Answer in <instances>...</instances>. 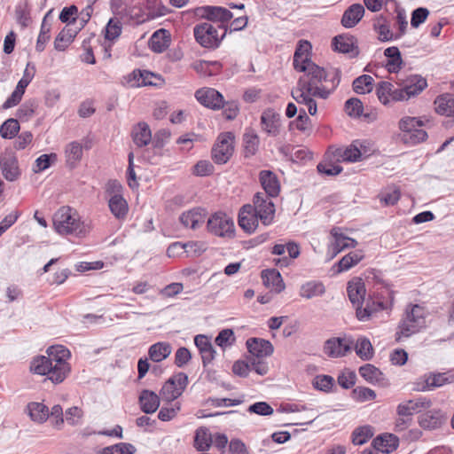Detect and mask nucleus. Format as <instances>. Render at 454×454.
I'll list each match as a JSON object with an SVG mask.
<instances>
[{
	"instance_id": "1",
	"label": "nucleus",
	"mask_w": 454,
	"mask_h": 454,
	"mask_svg": "<svg viewBox=\"0 0 454 454\" xmlns=\"http://www.w3.org/2000/svg\"><path fill=\"white\" fill-rule=\"evenodd\" d=\"M300 72L304 74L299 78L296 87L293 89L292 97L298 104L307 106L310 115H315L317 112L315 98L326 99L330 97L340 83V72H327L315 63H310L305 70Z\"/></svg>"
},
{
	"instance_id": "2",
	"label": "nucleus",
	"mask_w": 454,
	"mask_h": 454,
	"mask_svg": "<svg viewBox=\"0 0 454 454\" xmlns=\"http://www.w3.org/2000/svg\"><path fill=\"white\" fill-rule=\"evenodd\" d=\"M53 226L60 235H74L79 238L85 237L90 231V227L69 207H62L54 214Z\"/></svg>"
},
{
	"instance_id": "3",
	"label": "nucleus",
	"mask_w": 454,
	"mask_h": 454,
	"mask_svg": "<svg viewBox=\"0 0 454 454\" xmlns=\"http://www.w3.org/2000/svg\"><path fill=\"white\" fill-rule=\"evenodd\" d=\"M347 292L351 303L356 308V317L360 321H367L373 312L383 309L381 302L372 301L370 303V301H367L365 307H362L366 291L364 283L361 279L349 281Z\"/></svg>"
},
{
	"instance_id": "4",
	"label": "nucleus",
	"mask_w": 454,
	"mask_h": 454,
	"mask_svg": "<svg viewBox=\"0 0 454 454\" xmlns=\"http://www.w3.org/2000/svg\"><path fill=\"white\" fill-rule=\"evenodd\" d=\"M427 310L419 304H410L405 309L403 317L399 323L396 332V340H401L403 337L408 338L418 333L426 325Z\"/></svg>"
},
{
	"instance_id": "5",
	"label": "nucleus",
	"mask_w": 454,
	"mask_h": 454,
	"mask_svg": "<svg viewBox=\"0 0 454 454\" xmlns=\"http://www.w3.org/2000/svg\"><path fill=\"white\" fill-rule=\"evenodd\" d=\"M193 35L196 42L202 47L215 48L227 35V26L203 22L194 27Z\"/></svg>"
},
{
	"instance_id": "6",
	"label": "nucleus",
	"mask_w": 454,
	"mask_h": 454,
	"mask_svg": "<svg viewBox=\"0 0 454 454\" xmlns=\"http://www.w3.org/2000/svg\"><path fill=\"white\" fill-rule=\"evenodd\" d=\"M424 121L420 118L405 116L399 121V129L403 132V141L407 144L417 145L427 137V133L422 129Z\"/></svg>"
},
{
	"instance_id": "7",
	"label": "nucleus",
	"mask_w": 454,
	"mask_h": 454,
	"mask_svg": "<svg viewBox=\"0 0 454 454\" xmlns=\"http://www.w3.org/2000/svg\"><path fill=\"white\" fill-rule=\"evenodd\" d=\"M47 355L57 366V374H53V379L57 382H62L70 372V366L67 362L70 356V351L64 346L56 345L47 349Z\"/></svg>"
},
{
	"instance_id": "8",
	"label": "nucleus",
	"mask_w": 454,
	"mask_h": 454,
	"mask_svg": "<svg viewBox=\"0 0 454 454\" xmlns=\"http://www.w3.org/2000/svg\"><path fill=\"white\" fill-rule=\"evenodd\" d=\"M187 385V374L180 372L171 376L164 383L160 394L164 400L171 402L182 395Z\"/></svg>"
},
{
	"instance_id": "9",
	"label": "nucleus",
	"mask_w": 454,
	"mask_h": 454,
	"mask_svg": "<svg viewBox=\"0 0 454 454\" xmlns=\"http://www.w3.org/2000/svg\"><path fill=\"white\" fill-rule=\"evenodd\" d=\"M253 202L254 212L262 224L268 226L272 223L276 209L271 199L262 192H257Z\"/></svg>"
},
{
	"instance_id": "10",
	"label": "nucleus",
	"mask_w": 454,
	"mask_h": 454,
	"mask_svg": "<svg viewBox=\"0 0 454 454\" xmlns=\"http://www.w3.org/2000/svg\"><path fill=\"white\" fill-rule=\"evenodd\" d=\"M195 98L205 107L218 110L223 107V96L213 88H201L195 91Z\"/></svg>"
},
{
	"instance_id": "11",
	"label": "nucleus",
	"mask_w": 454,
	"mask_h": 454,
	"mask_svg": "<svg viewBox=\"0 0 454 454\" xmlns=\"http://www.w3.org/2000/svg\"><path fill=\"white\" fill-rule=\"evenodd\" d=\"M376 93L380 103L388 106L392 102L405 101L401 86L395 88L389 82H380L376 88Z\"/></svg>"
},
{
	"instance_id": "12",
	"label": "nucleus",
	"mask_w": 454,
	"mask_h": 454,
	"mask_svg": "<svg viewBox=\"0 0 454 454\" xmlns=\"http://www.w3.org/2000/svg\"><path fill=\"white\" fill-rule=\"evenodd\" d=\"M397 84L402 88L405 101L421 93L427 86V80L420 75H411Z\"/></svg>"
},
{
	"instance_id": "13",
	"label": "nucleus",
	"mask_w": 454,
	"mask_h": 454,
	"mask_svg": "<svg viewBox=\"0 0 454 454\" xmlns=\"http://www.w3.org/2000/svg\"><path fill=\"white\" fill-rule=\"evenodd\" d=\"M0 168L7 181H16L20 176L18 160L12 153H5L0 155Z\"/></svg>"
},
{
	"instance_id": "14",
	"label": "nucleus",
	"mask_w": 454,
	"mask_h": 454,
	"mask_svg": "<svg viewBox=\"0 0 454 454\" xmlns=\"http://www.w3.org/2000/svg\"><path fill=\"white\" fill-rule=\"evenodd\" d=\"M280 114L273 108L265 109L261 115V128L269 136L277 137L280 132Z\"/></svg>"
},
{
	"instance_id": "15",
	"label": "nucleus",
	"mask_w": 454,
	"mask_h": 454,
	"mask_svg": "<svg viewBox=\"0 0 454 454\" xmlns=\"http://www.w3.org/2000/svg\"><path fill=\"white\" fill-rule=\"evenodd\" d=\"M364 146L359 141L353 142L349 146L345 148H338L334 152V158L337 160L355 162L362 159L366 153Z\"/></svg>"
},
{
	"instance_id": "16",
	"label": "nucleus",
	"mask_w": 454,
	"mask_h": 454,
	"mask_svg": "<svg viewBox=\"0 0 454 454\" xmlns=\"http://www.w3.org/2000/svg\"><path fill=\"white\" fill-rule=\"evenodd\" d=\"M57 366L53 364L50 357L41 356L35 357L30 364V370L39 375H48V379L55 384H59L53 379V374H57Z\"/></svg>"
},
{
	"instance_id": "17",
	"label": "nucleus",
	"mask_w": 454,
	"mask_h": 454,
	"mask_svg": "<svg viewBox=\"0 0 454 454\" xmlns=\"http://www.w3.org/2000/svg\"><path fill=\"white\" fill-rule=\"evenodd\" d=\"M431 406V401L426 397L408 400L398 404L396 411L400 417H409Z\"/></svg>"
},
{
	"instance_id": "18",
	"label": "nucleus",
	"mask_w": 454,
	"mask_h": 454,
	"mask_svg": "<svg viewBox=\"0 0 454 454\" xmlns=\"http://www.w3.org/2000/svg\"><path fill=\"white\" fill-rule=\"evenodd\" d=\"M351 344V341L344 338H332L325 342L324 352L330 357H340L350 350Z\"/></svg>"
},
{
	"instance_id": "19",
	"label": "nucleus",
	"mask_w": 454,
	"mask_h": 454,
	"mask_svg": "<svg viewBox=\"0 0 454 454\" xmlns=\"http://www.w3.org/2000/svg\"><path fill=\"white\" fill-rule=\"evenodd\" d=\"M311 44L309 42L301 40L299 42L294 54V67L296 71L305 70L307 66L313 63L309 59Z\"/></svg>"
},
{
	"instance_id": "20",
	"label": "nucleus",
	"mask_w": 454,
	"mask_h": 454,
	"mask_svg": "<svg viewBox=\"0 0 454 454\" xmlns=\"http://www.w3.org/2000/svg\"><path fill=\"white\" fill-rule=\"evenodd\" d=\"M454 382V373L448 372H438L430 373L427 376L425 383L421 387H418L419 391H429L435 387H442L446 384Z\"/></svg>"
},
{
	"instance_id": "21",
	"label": "nucleus",
	"mask_w": 454,
	"mask_h": 454,
	"mask_svg": "<svg viewBox=\"0 0 454 454\" xmlns=\"http://www.w3.org/2000/svg\"><path fill=\"white\" fill-rule=\"evenodd\" d=\"M254 211L252 205H245L239 214V224L248 233H252L256 230L260 221Z\"/></svg>"
},
{
	"instance_id": "22",
	"label": "nucleus",
	"mask_w": 454,
	"mask_h": 454,
	"mask_svg": "<svg viewBox=\"0 0 454 454\" xmlns=\"http://www.w3.org/2000/svg\"><path fill=\"white\" fill-rule=\"evenodd\" d=\"M247 347L252 356L266 357L270 356L274 348L272 344L264 339L250 338L247 340Z\"/></svg>"
},
{
	"instance_id": "23",
	"label": "nucleus",
	"mask_w": 454,
	"mask_h": 454,
	"mask_svg": "<svg viewBox=\"0 0 454 454\" xmlns=\"http://www.w3.org/2000/svg\"><path fill=\"white\" fill-rule=\"evenodd\" d=\"M194 343L200 351L203 365L206 366L210 364L215 355V350L213 348L210 339L206 335L199 334L194 338Z\"/></svg>"
},
{
	"instance_id": "24",
	"label": "nucleus",
	"mask_w": 454,
	"mask_h": 454,
	"mask_svg": "<svg viewBox=\"0 0 454 454\" xmlns=\"http://www.w3.org/2000/svg\"><path fill=\"white\" fill-rule=\"evenodd\" d=\"M333 45L336 51L350 54L352 57L357 56L359 53L356 39L353 35H340L335 36Z\"/></svg>"
},
{
	"instance_id": "25",
	"label": "nucleus",
	"mask_w": 454,
	"mask_h": 454,
	"mask_svg": "<svg viewBox=\"0 0 454 454\" xmlns=\"http://www.w3.org/2000/svg\"><path fill=\"white\" fill-rule=\"evenodd\" d=\"M260 181L263 192L268 197H276L278 195L280 191V184L277 176L270 170H262L260 172Z\"/></svg>"
},
{
	"instance_id": "26",
	"label": "nucleus",
	"mask_w": 454,
	"mask_h": 454,
	"mask_svg": "<svg viewBox=\"0 0 454 454\" xmlns=\"http://www.w3.org/2000/svg\"><path fill=\"white\" fill-rule=\"evenodd\" d=\"M139 404L143 412L152 414L155 412L160 406V397L153 391L144 389L139 395Z\"/></svg>"
},
{
	"instance_id": "27",
	"label": "nucleus",
	"mask_w": 454,
	"mask_h": 454,
	"mask_svg": "<svg viewBox=\"0 0 454 454\" xmlns=\"http://www.w3.org/2000/svg\"><path fill=\"white\" fill-rule=\"evenodd\" d=\"M264 286L271 292L278 294L285 289V284L280 273L274 269L265 270L262 272Z\"/></svg>"
},
{
	"instance_id": "28",
	"label": "nucleus",
	"mask_w": 454,
	"mask_h": 454,
	"mask_svg": "<svg viewBox=\"0 0 454 454\" xmlns=\"http://www.w3.org/2000/svg\"><path fill=\"white\" fill-rule=\"evenodd\" d=\"M364 14V6L360 4H353L344 12L341 25L346 28L354 27L361 20Z\"/></svg>"
},
{
	"instance_id": "29",
	"label": "nucleus",
	"mask_w": 454,
	"mask_h": 454,
	"mask_svg": "<svg viewBox=\"0 0 454 454\" xmlns=\"http://www.w3.org/2000/svg\"><path fill=\"white\" fill-rule=\"evenodd\" d=\"M207 229L210 233L218 237H224L227 233V216L223 212H216L207 221Z\"/></svg>"
},
{
	"instance_id": "30",
	"label": "nucleus",
	"mask_w": 454,
	"mask_h": 454,
	"mask_svg": "<svg viewBox=\"0 0 454 454\" xmlns=\"http://www.w3.org/2000/svg\"><path fill=\"white\" fill-rule=\"evenodd\" d=\"M170 35L166 29H158L151 36L149 46L151 50L157 53L163 52L169 45Z\"/></svg>"
},
{
	"instance_id": "31",
	"label": "nucleus",
	"mask_w": 454,
	"mask_h": 454,
	"mask_svg": "<svg viewBox=\"0 0 454 454\" xmlns=\"http://www.w3.org/2000/svg\"><path fill=\"white\" fill-rule=\"evenodd\" d=\"M372 444L376 450L382 453H390L394 451L399 444V439L393 434H384L376 437Z\"/></svg>"
},
{
	"instance_id": "32",
	"label": "nucleus",
	"mask_w": 454,
	"mask_h": 454,
	"mask_svg": "<svg viewBox=\"0 0 454 454\" xmlns=\"http://www.w3.org/2000/svg\"><path fill=\"white\" fill-rule=\"evenodd\" d=\"M437 114L448 117L454 116V95L445 93L438 96L434 100Z\"/></svg>"
},
{
	"instance_id": "33",
	"label": "nucleus",
	"mask_w": 454,
	"mask_h": 454,
	"mask_svg": "<svg viewBox=\"0 0 454 454\" xmlns=\"http://www.w3.org/2000/svg\"><path fill=\"white\" fill-rule=\"evenodd\" d=\"M212 159L216 164L227 162V133L222 132L212 148Z\"/></svg>"
},
{
	"instance_id": "34",
	"label": "nucleus",
	"mask_w": 454,
	"mask_h": 454,
	"mask_svg": "<svg viewBox=\"0 0 454 454\" xmlns=\"http://www.w3.org/2000/svg\"><path fill=\"white\" fill-rule=\"evenodd\" d=\"M108 207L111 213L119 220L124 219L128 214V203L126 200L118 193L111 196L108 200Z\"/></svg>"
},
{
	"instance_id": "35",
	"label": "nucleus",
	"mask_w": 454,
	"mask_h": 454,
	"mask_svg": "<svg viewBox=\"0 0 454 454\" xmlns=\"http://www.w3.org/2000/svg\"><path fill=\"white\" fill-rule=\"evenodd\" d=\"M387 58L386 67L389 73H397L403 67L401 52L397 47H388L384 51Z\"/></svg>"
},
{
	"instance_id": "36",
	"label": "nucleus",
	"mask_w": 454,
	"mask_h": 454,
	"mask_svg": "<svg viewBox=\"0 0 454 454\" xmlns=\"http://www.w3.org/2000/svg\"><path fill=\"white\" fill-rule=\"evenodd\" d=\"M331 234L334 239L333 243V249L335 254L346 248H354L357 245L356 240L345 236L336 228L332 230Z\"/></svg>"
},
{
	"instance_id": "37",
	"label": "nucleus",
	"mask_w": 454,
	"mask_h": 454,
	"mask_svg": "<svg viewBox=\"0 0 454 454\" xmlns=\"http://www.w3.org/2000/svg\"><path fill=\"white\" fill-rule=\"evenodd\" d=\"M132 138L135 145L138 147L147 145L152 139V133L149 126L145 122H140L132 131Z\"/></svg>"
},
{
	"instance_id": "38",
	"label": "nucleus",
	"mask_w": 454,
	"mask_h": 454,
	"mask_svg": "<svg viewBox=\"0 0 454 454\" xmlns=\"http://www.w3.org/2000/svg\"><path fill=\"white\" fill-rule=\"evenodd\" d=\"M325 293V287L322 282L308 281L300 289V295L305 299H312L322 296Z\"/></svg>"
},
{
	"instance_id": "39",
	"label": "nucleus",
	"mask_w": 454,
	"mask_h": 454,
	"mask_svg": "<svg viewBox=\"0 0 454 454\" xmlns=\"http://www.w3.org/2000/svg\"><path fill=\"white\" fill-rule=\"evenodd\" d=\"M180 222L184 226L195 230L204 222V215L199 208H193L183 213Z\"/></svg>"
},
{
	"instance_id": "40",
	"label": "nucleus",
	"mask_w": 454,
	"mask_h": 454,
	"mask_svg": "<svg viewBox=\"0 0 454 454\" xmlns=\"http://www.w3.org/2000/svg\"><path fill=\"white\" fill-rule=\"evenodd\" d=\"M171 350L169 343L157 342L149 348L148 356L152 361L159 363L166 359L171 354Z\"/></svg>"
},
{
	"instance_id": "41",
	"label": "nucleus",
	"mask_w": 454,
	"mask_h": 454,
	"mask_svg": "<svg viewBox=\"0 0 454 454\" xmlns=\"http://www.w3.org/2000/svg\"><path fill=\"white\" fill-rule=\"evenodd\" d=\"M213 443V436L207 427H199L195 432L194 447L204 451L207 450Z\"/></svg>"
},
{
	"instance_id": "42",
	"label": "nucleus",
	"mask_w": 454,
	"mask_h": 454,
	"mask_svg": "<svg viewBox=\"0 0 454 454\" xmlns=\"http://www.w3.org/2000/svg\"><path fill=\"white\" fill-rule=\"evenodd\" d=\"M27 410L31 419L37 423H43L50 417L48 407L42 403H30Z\"/></svg>"
},
{
	"instance_id": "43",
	"label": "nucleus",
	"mask_w": 454,
	"mask_h": 454,
	"mask_svg": "<svg viewBox=\"0 0 454 454\" xmlns=\"http://www.w3.org/2000/svg\"><path fill=\"white\" fill-rule=\"evenodd\" d=\"M65 154L67 164L74 168L82 157V146L77 141H73L66 146Z\"/></svg>"
},
{
	"instance_id": "44",
	"label": "nucleus",
	"mask_w": 454,
	"mask_h": 454,
	"mask_svg": "<svg viewBox=\"0 0 454 454\" xmlns=\"http://www.w3.org/2000/svg\"><path fill=\"white\" fill-rule=\"evenodd\" d=\"M364 258L362 251H353L343 256L338 262V272L348 270Z\"/></svg>"
},
{
	"instance_id": "45",
	"label": "nucleus",
	"mask_w": 454,
	"mask_h": 454,
	"mask_svg": "<svg viewBox=\"0 0 454 454\" xmlns=\"http://www.w3.org/2000/svg\"><path fill=\"white\" fill-rule=\"evenodd\" d=\"M359 374L369 383L380 382L383 379L382 372L371 364L361 366Z\"/></svg>"
},
{
	"instance_id": "46",
	"label": "nucleus",
	"mask_w": 454,
	"mask_h": 454,
	"mask_svg": "<svg viewBox=\"0 0 454 454\" xmlns=\"http://www.w3.org/2000/svg\"><path fill=\"white\" fill-rule=\"evenodd\" d=\"M133 86L154 85L156 82L153 80L157 76L147 70H134L131 74Z\"/></svg>"
},
{
	"instance_id": "47",
	"label": "nucleus",
	"mask_w": 454,
	"mask_h": 454,
	"mask_svg": "<svg viewBox=\"0 0 454 454\" xmlns=\"http://www.w3.org/2000/svg\"><path fill=\"white\" fill-rule=\"evenodd\" d=\"M136 448L128 442H119L101 449L98 454H134Z\"/></svg>"
},
{
	"instance_id": "48",
	"label": "nucleus",
	"mask_w": 454,
	"mask_h": 454,
	"mask_svg": "<svg viewBox=\"0 0 454 454\" xmlns=\"http://www.w3.org/2000/svg\"><path fill=\"white\" fill-rule=\"evenodd\" d=\"M76 35L75 31L70 28L65 27L61 30L54 41V48L57 51H65L66 48L72 43L73 39Z\"/></svg>"
},
{
	"instance_id": "49",
	"label": "nucleus",
	"mask_w": 454,
	"mask_h": 454,
	"mask_svg": "<svg viewBox=\"0 0 454 454\" xmlns=\"http://www.w3.org/2000/svg\"><path fill=\"white\" fill-rule=\"evenodd\" d=\"M373 89V78L368 74H363L353 82V90L357 94L369 93Z\"/></svg>"
},
{
	"instance_id": "50",
	"label": "nucleus",
	"mask_w": 454,
	"mask_h": 454,
	"mask_svg": "<svg viewBox=\"0 0 454 454\" xmlns=\"http://www.w3.org/2000/svg\"><path fill=\"white\" fill-rule=\"evenodd\" d=\"M243 141L246 156L254 155L259 146V137L257 134L254 130L249 129L244 134Z\"/></svg>"
},
{
	"instance_id": "51",
	"label": "nucleus",
	"mask_w": 454,
	"mask_h": 454,
	"mask_svg": "<svg viewBox=\"0 0 454 454\" xmlns=\"http://www.w3.org/2000/svg\"><path fill=\"white\" fill-rule=\"evenodd\" d=\"M356 355L363 360H370L373 356V348L367 338H359L355 346Z\"/></svg>"
},
{
	"instance_id": "52",
	"label": "nucleus",
	"mask_w": 454,
	"mask_h": 454,
	"mask_svg": "<svg viewBox=\"0 0 454 454\" xmlns=\"http://www.w3.org/2000/svg\"><path fill=\"white\" fill-rule=\"evenodd\" d=\"M374 30L378 33L379 40L382 42L396 39L395 35L390 30L389 25L382 18L378 19L374 23Z\"/></svg>"
},
{
	"instance_id": "53",
	"label": "nucleus",
	"mask_w": 454,
	"mask_h": 454,
	"mask_svg": "<svg viewBox=\"0 0 454 454\" xmlns=\"http://www.w3.org/2000/svg\"><path fill=\"white\" fill-rule=\"evenodd\" d=\"M351 397L356 402L364 403L374 400L376 398V393L369 387L358 386L353 388Z\"/></svg>"
},
{
	"instance_id": "54",
	"label": "nucleus",
	"mask_w": 454,
	"mask_h": 454,
	"mask_svg": "<svg viewBox=\"0 0 454 454\" xmlns=\"http://www.w3.org/2000/svg\"><path fill=\"white\" fill-rule=\"evenodd\" d=\"M20 130V124L16 119H8L0 127V135L3 138L11 139L14 137Z\"/></svg>"
},
{
	"instance_id": "55",
	"label": "nucleus",
	"mask_w": 454,
	"mask_h": 454,
	"mask_svg": "<svg viewBox=\"0 0 454 454\" xmlns=\"http://www.w3.org/2000/svg\"><path fill=\"white\" fill-rule=\"evenodd\" d=\"M209 9L207 20L211 21V24L215 26L217 24H223L227 26V9L217 6H209Z\"/></svg>"
},
{
	"instance_id": "56",
	"label": "nucleus",
	"mask_w": 454,
	"mask_h": 454,
	"mask_svg": "<svg viewBox=\"0 0 454 454\" xmlns=\"http://www.w3.org/2000/svg\"><path fill=\"white\" fill-rule=\"evenodd\" d=\"M214 170L215 168L209 160H201L192 167V174L196 176L203 177L212 175Z\"/></svg>"
},
{
	"instance_id": "57",
	"label": "nucleus",
	"mask_w": 454,
	"mask_h": 454,
	"mask_svg": "<svg viewBox=\"0 0 454 454\" xmlns=\"http://www.w3.org/2000/svg\"><path fill=\"white\" fill-rule=\"evenodd\" d=\"M363 103L356 98H351L345 103V111L351 117H360L363 114Z\"/></svg>"
},
{
	"instance_id": "58",
	"label": "nucleus",
	"mask_w": 454,
	"mask_h": 454,
	"mask_svg": "<svg viewBox=\"0 0 454 454\" xmlns=\"http://www.w3.org/2000/svg\"><path fill=\"white\" fill-rule=\"evenodd\" d=\"M50 31L51 26L46 23V17L43 19L40 34L38 35L35 49L37 51L41 52L44 50L46 43L50 40Z\"/></svg>"
},
{
	"instance_id": "59",
	"label": "nucleus",
	"mask_w": 454,
	"mask_h": 454,
	"mask_svg": "<svg viewBox=\"0 0 454 454\" xmlns=\"http://www.w3.org/2000/svg\"><path fill=\"white\" fill-rule=\"evenodd\" d=\"M372 435L373 433L370 427H362L354 431L352 442L356 445H363L372 437Z\"/></svg>"
},
{
	"instance_id": "60",
	"label": "nucleus",
	"mask_w": 454,
	"mask_h": 454,
	"mask_svg": "<svg viewBox=\"0 0 454 454\" xmlns=\"http://www.w3.org/2000/svg\"><path fill=\"white\" fill-rule=\"evenodd\" d=\"M180 409L181 404L179 403L172 404L171 407L163 406L158 413V418L161 421H169L177 415Z\"/></svg>"
},
{
	"instance_id": "61",
	"label": "nucleus",
	"mask_w": 454,
	"mask_h": 454,
	"mask_svg": "<svg viewBox=\"0 0 454 454\" xmlns=\"http://www.w3.org/2000/svg\"><path fill=\"white\" fill-rule=\"evenodd\" d=\"M247 411L261 416H269L273 414V408L266 402H257L247 408Z\"/></svg>"
},
{
	"instance_id": "62",
	"label": "nucleus",
	"mask_w": 454,
	"mask_h": 454,
	"mask_svg": "<svg viewBox=\"0 0 454 454\" xmlns=\"http://www.w3.org/2000/svg\"><path fill=\"white\" fill-rule=\"evenodd\" d=\"M429 15V11L427 8L419 7L415 9L411 13V25L412 27H419V25L424 23Z\"/></svg>"
},
{
	"instance_id": "63",
	"label": "nucleus",
	"mask_w": 454,
	"mask_h": 454,
	"mask_svg": "<svg viewBox=\"0 0 454 454\" xmlns=\"http://www.w3.org/2000/svg\"><path fill=\"white\" fill-rule=\"evenodd\" d=\"M333 385V379L328 375L317 376L313 380L315 388L321 391H329Z\"/></svg>"
},
{
	"instance_id": "64",
	"label": "nucleus",
	"mask_w": 454,
	"mask_h": 454,
	"mask_svg": "<svg viewBox=\"0 0 454 454\" xmlns=\"http://www.w3.org/2000/svg\"><path fill=\"white\" fill-rule=\"evenodd\" d=\"M82 411L77 406L71 407L67 409L65 412V419L67 422V424L71 426H75L79 424L82 417Z\"/></svg>"
}]
</instances>
